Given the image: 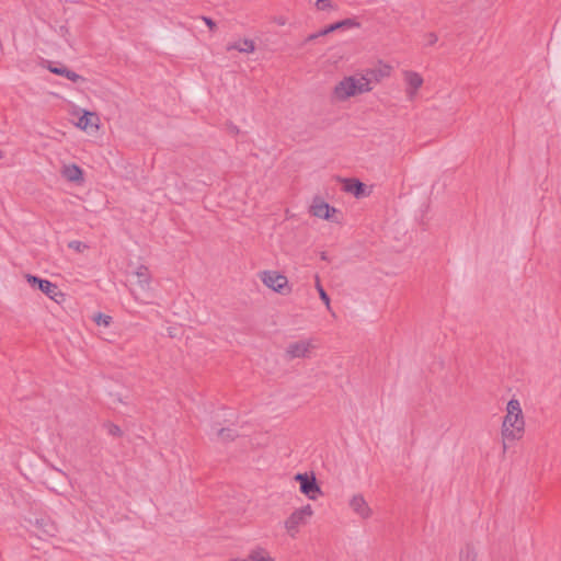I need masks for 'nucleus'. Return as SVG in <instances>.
Returning a JSON list of instances; mask_svg holds the SVG:
<instances>
[{
    "instance_id": "nucleus-17",
    "label": "nucleus",
    "mask_w": 561,
    "mask_h": 561,
    "mask_svg": "<svg viewBox=\"0 0 561 561\" xmlns=\"http://www.w3.org/2000/svg\"><path fill=\"white\" fill-rule=\"evenodd\" d=\"M360 26L356 19H345L336 23L330 24L319 32V35H328L339 30L358 28Z\"/></svg>"
},
{
    "instance_id": "nucleus-15",
    "label": "nucleus",
    "mask_w": 561,
    "mask_h": 561,
    "mask_svg": "<svg viewBox=\"0 0 561 561\" xmlns=\"http://www.w3.org/2000/svg\"><path fill=\"white\" fill-rule=\"evenodd\" d=\"M38 289L45 294L48 298L57 304H62L66 300V295L59 289V287L48 279H43Z\"/></svg>"
},
{
    "instance_id": "nucleus-14",
    "label": "nucleus",
    "mask_w": 561,
    "mask_h": 561,
    "mask_svg": "<svg viewBox=\"0 0 561 561\" xmlns=\"http://www.w3.org/2000/svg\"><path fill=\"white\" fill-rule=\"evenodd\" d=\"M60 174L70 183L81 185L84 182L83 170L76 163H64L60 168Z\"/></svg>"
},
{
    "instance_id": "nucleus-9",
    "label": "nucleus",
    "mask_w": 561,
    "mask_h": 561,
    "mask_svg": "<svg viewBox=\"0 0 561 561\" xmlns=\"http://www.w3.org/2000/svg\"><path fill=\"white\" fill-rule=\"evenodd\" d=\"M34 527V534L41 539H49L59 533L58 525L49 517L42 516L31 522Z\"/></svg>"
},
{
    "instance_id": "nucleus-19",
    "label": "nucleus",
    "mask_w": 561,
    "mask_h": 561,
    "mask_svg": "<svg viewBox=\"0 0 561 561\" xmlns=\"http://www.w3.org/2000/svg\"><path fill=\"white\" fill-rule=\"evenodd\" d=\"M48 70L55 75L66 77L68 80L72 81V82L84 81V79L80 75L68 69L67 67H56V66L49 65Z\"/></svg>"
},
{
    "instance_id": "nucleus-8",
    "label": "nucleus",
    "mask_w": 561,
    "mask_h": 561,
    "mask_svg": "<svg viewBox=\"0 0 561 561\" xmlns=\"http://www.w3.org/2000/svg\"><path fill=\"white\" fill-rule=\"evenodd\" d=\"M316 348L313 339H301L290 342L285 351L286 357L289 359L307 358Z\"/></svg>"
},
{
    "instance_id": "nucleus-5",
    "label": "nucleus",
    "mask_w": 561,
    "mask_h": 561,
    "mask_svg": "<svg viewBox=\"0 0 561 561\" xmlns=\"http://www.w3.org/2000/svg\"><path fill=\"white\" fill-rule=\"evenodd\" d=\"M70 115L77 117V122L73 125L84 133H98L101 127V119L95 112L80 108L77 105H72L69 111Z\"/></svg>"
},
{
    "instance_id": "nucleus-23",
    "label": "nucleus",
    "mask_w": 561,
    "mask_h": 561,
    "mask_svg": "<svg viewBox=\"0 0 561 561\" xmlns=\"http://www.w3.org/2000/svg\"><path fill=\"white\" fill-rule=\"evenodd\" d=\"M217 435L219 439L226 442L232 440L237 436V433L234 430L231 428H221L218 431Z\"/></svg>"
},
{
    "instance_id": "nucleus-31",
    "label": "nucleus",
    "mask_w": 561,
    "mask_h": 561,
    "mask_svg": "<svg viewBox=\"0 0 561 561\" xmlns=\"http://www.w3.org/2000/svg\"><path fill=\"white\" fill-rule=\"evenodd\" d=\"M319 36H320V35H319V32H318V33H316V34L310 35V36L308 37V41H313V39L318 38Z\"/></svg>"
},
{
    "instance_id": "nucleus-21",
    "label": "nucleus",
    "mask_w": 561,
    "mask_h": 561,
    "mask_svg": "<svg viewBox=\"0 0 561 561\" xmlns=\"http://www.w3.org/2000/svg\"><path fill=\"white\" fill-rule=\"evenodd\" d=\"M478 552L471 545H466L459 552V561H477Z\"/></svg>"
},
{
    "instance_id": "nucleus-22",
    "label": "nucleus",
    "mask_w": 561,
    "mask_h": 561,
    "mask_svg": "<svg viewBox=\"0 0 561 561\" xmlns=\"http://www.w3.org/2000/svg\"><path fill=\"white\" fill-rule=\"evenodd\" d=\"M316 288L319 293L320 299L324 302L325 307L330 310L331 309L330 297L323 289V287L320 283L319 276H316Z\"/></svg>"
},
{
    "instance_id": "nucleus-32",
    "label": "nucleus",
    "mask_w": 561,
    "mask_h": 561,
    "mask_svg": "<svg viewBox=\"0 0 561 561\" xmlns=\"http://www.w3.org/2000/svg\"><path fill=\"white\" fill-rule=\"evenodd\" d=\"M2 157H3V154H2V152L0 151V159H2Z\"/></svg>"
},
{
    "instance_id": "nucleus-10",
    "label": "nucleus",
    "mask_w": 561,
    "mask_h": 561,
    "mask_svg": "<svg viewBox=\"0 0 561 561\" xmlns=\"http://www.w3.org/2000/svg\"><path fill=\"white\" fill-rule=\"evenodd\" d=\"M402 77L405 83V96L409 101H413L417 96L420 89L423 87L424 79L419 72L413 70H403Z\"/></svg>"
},
{
    "instance_id": "nucleus-6",
    "label": "nucleus",
    "mask_w": 561,
    "mask_h": 561,
    "mask_svg": "<svg viewBox=\"0 0 561 561\" xmlns=\"http://www.w3.org/2000/svg\"><path fill=\"white\" fill-rule=\"evenodd\" d=\"M259 278L264 286L277 294L286 295L290 293L287 277L277 271H262Z\"/></svg>"
},
{
    "instance_id": "nucleus-11",
    "label": "nucleus",
    "mask_w": 561,
    "mask_h": 561,
    "mask_svg": "<svg viewBox=\"0 0 561 561\" xmlns=\"http://www.w3.org/2000/svg\"><path fill=\"white\" fill-rule=\"evenodd\" d=\"M309 213L313 217H317L320 219L340 222V220L336 218L339 210L335 207L330 206L328 203H325L321 198H314L312 201Z\"/></svg>"
},
{
    "instance_id": "nucleus-13",
    "label": "nucleus",
    "mask_w": 561,
    "mask_h": 561,
    "mask_svg": "<svg viewBox=\"0 0 561 561\" xmlns=\"http://www.w3.org/2000/svg\"><path fill=\"white\" fill-rule=\"evenodd\" d=\"M392 67L388 64L379 62L371 69L362 71V75L370 81V91L375 84L380 82L382 79L390 77Z\"/></svg>"
},
{
    "instance_id": "nucleus-4",
    "label": "nucleus",
    "mask_w": 561,
    "mask_h": 561,
    "mask_svg": "<svg viewBox=\"0 0 561 561\" xmlns=\"http://www.w3.org/2000/svg\"><path fill=\"white\" fill-rule=\"evenodd\" d=\"M314 512L310 504L294 510L284 520V529L286 534L295 539L300 533L301 527L308 524Z\"/></svg>"
},
{
    "instance_id": "nucleus-3",
    "label": "nucleus",
    "mask_w": 561,
    "mask_h": 561,
    "mask_svg": "<svg viewBox=\"0 0 561 561\" xmlns=\"http://www.w3.org/2000/svg\"><path fill=\"white\" fill-rule=\"evenodd\" d=\"M133 276L136 280L131 284V295L139 302H148L151 298V274L148 267L139 265L133 273Z\"/></svg>"
},
{
    "instance_id": "nucleus-28",
    "label": "nucleus",
    "mask_w": 561,
    "mask_h": 561,
    "mask_svg": "<svg viewBox=\"0 0 561 561\" xmlns=\"http://www.w3.org/2000/svg\"><path fill=\"white\" fill-rule=\"evenodd\" d=\"M26 280L27 283L34 287V286H37L39 287L41 283H42V278L37 277V276H34V275H31V274H27L26 275Z\"/></svg>"
},
{
    "instance_id": "nucleus-16",
    "label": "nucleus",
    "mask_w": 561,
    "mask_h": 561,
    "mask_svg": "<svg viewBox=\"0 0 561 561\" xmlns=\"http://www.w3.org/2000/svg\"><path fill=\"white\" fill-rule=\"evenodd\" d=\"M343 188L345 192L354 195L356 198L369 195L367 186L356 179L344 180Z\"/></svg>"
},
{
    "instance_id": "nucleus-24",
    "label": "nucleus",
    "mask_w": 561,
    "mask_h": 561,
    "mask_svg": "<svg viewBox=\"0 0 561 561\" xmlns=\"http://www.w3.org/2000/svg\"><path fill=\"white\" fill-rule=\"evenodd\" d=\"M316 8L320 11L336 10V5L331 0H317Z\"/></svg>"
},
{
    "instance_id": "nucleus-20",
    "label": "nucleus",
    "mask_w": 561,
    "mask_h": 561,
    "mask_svg": "<svg viewBox=\"0 0 561 561\" xmlns=\"http://www.w3.org/2000/svg\"><path fill=\"white\" fill-rule=\"evenodd\" d=\"M248 558L249 561H276L264 548L261 547L251 550Z\"/></svg>"
},
{
    "instance_id": "nucleus-29",
    "label": "nucleus",
    "mask_w": 561,
    "mask_h": 561,
    "mask_svg": "<svg viewBox=\"0 0 561 561\" xmlns=\"http://www.w3.org/2000/svg\"><path fill=\"white\" fill-rule=\"evenodd\" d=\"M438 37L435 33H428L425 35V44L428 46H433L437 43Z\"/></svg>"
},
{
    "instance_id": "nucleus-30",
    "label": "nucleus",
    "mask_w": 561,
    "mask_h": 561,
    "mask_svg": "<svg viewBox=\"0 0 561 561\" xmlns=\"http://www.w3.org/2000/svg\"><path fill=\"white\" fill-rule=\"evenodd\" d=\"M203 21L206 23V25L210 28V30H215L216 28V23L207 18V16H203Z\"/></svg>"
},
{
    "instance_id": "nucleus-2",
    "label": "nucleus",
    "mask_w": 561,
    "mask_h": 561,
    "mask_svg": "<svg viewBox=\"0 0 561 561\" xmlns=\"http://www.w3.org/2000/svg\"><path fill=\"white\" fill-rule=\"evenodd\" d=\"M370 92V81L362 72L343 77L333 88L332 98L336 102H344L351 98Z\"/></svg>"
},
{
    "instance_id": "nucleus-7",
    "label": "nucleus",
    "mask_w": 561,
    "mask_h": 561,
    "mask_svg": "<svg viewBox=\"0 0 561 561\" xmlns=\"http://www.w3.org/2000/svg\"><path fill=\"white\" fill-rule=\"evenodd\" d=\"M294 479L299 482L300 492L309 500L316 501L320 495H322L321 488L317 483V479L313 473H297Z\"/></svg>"
},
{
    "instance_id": "nucleus-12",
    "label": "nucleus",
    "mask_w": 561,
    "mask_h": 561,
    "mask_svg": "<svg viewBox=\"0 0 561 561\" xmlns=\"http://www.w3.org/2000/svg\"><path fill=\"white\" fill-rule=\"evenodd\" d=\"M348 506L352 512L363 520L369 519L374 514L373 508L360 493H356L351 496Z\"/></svg>"
},
{
    "instance_id": "nucleus-1",
    "label": "nucleus",
    "mask_w": 561,
    "mask_h": 561,
    "mask_svg": "<svg viewBox=\"0 0 561 561\" xmlns=\"http://www.w3.org/2000/svg\"><path fill=\"white\" fill-rule=\"evenodd\" d=\"M526 420L520 405L516 398H512L505 408V414L501 425V439L503 450L507 449V444L519 440L525 434Z\"/></svg>"
},
{
    "instance_id": "nucleus-18",
    "label": "nucleus",
    "mask_w": 561,
    "mask_h": 561,
    "mask_svg": "<svg viewBox=\"0 0 561 561\" xmlns=\"http://www.w3.org/2000/svg\"><path fill=\"white\" fill-rule=\"evenodd\" d=\"M227 50H238L240 53L251 54L255 50V44L252 39L243 38L227 45Z\"/></svg>"
},
{
    "instance_id": "nucleus-25",
    "label": "nucleus",
    "mask_w": 561,
    "mask_h": 561,
    "mask_svg": "<svg viewBox=\"0 0 561 561\" xmlns=\"http://www.w3.org/2000/svg\"><path fill=\"white\" fill-rule=\"evenodd\" d=\"M93 320L98 325L108 327L112 322V317L104 313H96Z\"/></svg>"
},
{
    "instance_id": "nucleus-26",
    "label": "nucleus",
    "mask_w": 561,
    "mask_h": 561,
    "mask_svg": "<svg viewBox=\"0 0 561 561\" xmlns=\"http://www.w3.org/2000/svg\"><path fill=\"white\" fill-rule=\"evenodd\" d=\"M68 247L77 252H83L88 249V245L81 241L72 240L68 243Z\"/></svg>"
},
{
    "instance_id": "nucleus-27",
    "label": "nucleus",
    "mask_w": 561,
    "mask_h": 561,
    "mask_svg": "<svg viewBox=\"0 0 561 561\" xmlns=\"http://www.w3.org/2000/svg\"><path fill=\"white\" fill-rule=\"evenodd\" d=\"M105 427H106L107 433L112 436L119 437L123 434L121 427L117 426L116 424L108 423L105 425Z\"/></svg>"
}]
</instances>
